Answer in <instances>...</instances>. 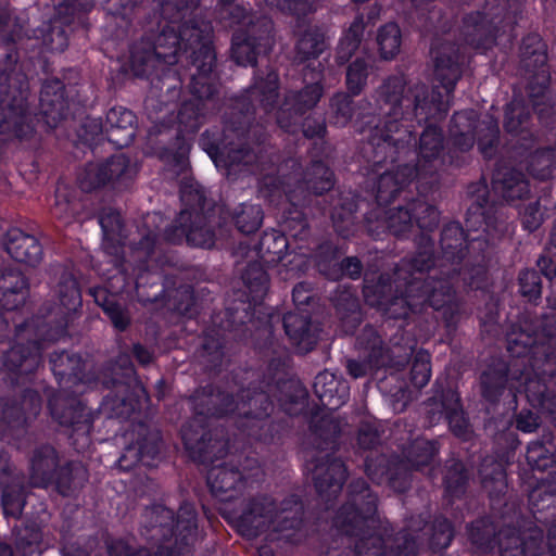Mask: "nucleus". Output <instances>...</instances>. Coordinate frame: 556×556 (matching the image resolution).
Returning <instances> with one entry per match:
<instances>
[{
    "label": "nucleus",
    "instance_id": "obj_18",
    "mask_svg": "<svg viewBox=\"0 0 556 556\" xmlns=\"http://www.w3.org/2000/svg\"><path fill=\"white\" fill-rule=\"evenodd\" d=\"M48 407L53 421L68 431L72 444L77 451L89 446L93 426L92 413L75 394L65 389L59 390L49 399Z\"/></svg>",
    "mask_w": 556,
    "mask_h": 556
},
{
    "label": "nucleus",
    "instance_id": "obj_23",
    "mask_svg": "<svg viewBox=\"0 0 556 556\" xmlns=\"http://www.w3.org/2000/svg\"><path fill=\"white\" fill-rule=\"evenodd\" d=\"M312 78L314 83L305 85L301 90L288 92L276 111V125L288 134L298 132L301 117L313 110L324 94L323 73L316 71Z\"/></svg>",
    "mask_w": 556,
    "mask_h": 556
},
{
    "label": "nucleus",
    "instance_id": "obj_13",
    "mask_svg": "<svg viewBox=\"0 0 556 556\" xmlns=\"http://www.w3.org/2000/svg\"><path fill=\"white\" fill-rule=\"evenodd\" d=\"M547 45L538 33L522 37L519 47L520 70L527 76V93L540 121L549 126L556 121V100L551 92Z\"/></svg>",
    "mask_w": 556,
    "mask_h": 556
},
{
    "label": "nucleus",
    "instance_id": "obj_20",
    "mask_svg": "<svg viewBox=\"0 0 556 556\" xmlns=\"http://www.w3.org/2000/svg\"><path fill=\"white\" fill-rule=\"evenodd\" d=\"M274 42V23L263 16L255 25L233 31L230 56L240 66H255L260 55L270 53Z\"/></svg>",
    "mask_w": 556,
    "mask_h": 556
},
{
    "label": "nucleus",
    "instance_id": "obj_61",
    "mask_svg": "<svg viewBox=\"0 0 556 556\" xmlns=\"http://www.w3.org/2000/svg\"><path fill=\"white\" fill-rule=\"evenodd\" d=\"M327 48L325 28L319 25L308 26L296 41V59L300 62L317 59Z\"/></svg>",
    "mask_w": 556,
    "mask_h": 556
},
{
    "label": "nucleus",
    "instance_id": "obj_37",
    "mask_svg": "<svg viewBox=\"0 0 556 556\" xmlns=\"http://www.w3.org/2000/svg\"><path fill=\"white\" fill-rule=\"evenodd\" d=\"M3 250L17 263L36 267L43 258V248L34 235L18 227H11L2 237Z\"/></svg>",
    "mask_w": 556,
    "mask_h": 556
},
{
    "label": "nucleus",
    "instance_id": "obj_41",
    "mask_svg": "<svg viewBox=\"0 0 556 556\" xmlns=\"http://www.w3.org/2000/svg\"><path fill=\"white\" fill-rule=\"evenodd\" d=\"M59 455L50 444L37 445L29 454L28 479L34 488H48L58 472Z\"/></svg>",
    "mask_w": 556,
    "mask_h": 556
},
{
    "label": "nucleus",
    "instance_id": "obj_51",
    "mask_svg": "<svg viewBox=\"0 0 556 556\" xmlns=\"http://www.w3.org/2000/svg\"><path fill=\"white\" fill-rule=\"evenodd\" d=\"M313 389L321 405L329 410L338 409L345 402L349 394L346 383L328 370H324L316 376Z\"/></svg>",
    "mask_w": 556,
    "mask_h": 556
},
{
    "label": "nucleus",
    "instance_id": "obj_11",
    "mask_svg": "<svg viewBox=\"0 0 556 556\" xmlns=\"http://www.w3.org/2000/svg\"><path fill=\"white\" fill-rule=\"evenodd\" d=\"M500 317V302L491 296L479 312L481 333L493 338L504 334L506 348H556V314L540 318L520 314L506 325H501Z\"/></svg>",
    "mask_w": 556,
    "mask_h": 556
},
{
    "label": "nucleus",
    "instance_id": "obj_59",
    "mask_svg": "<svg viewBox=\"0 0 556 556\" xmlns=\"http://www.w3.org/2000/svg\"><path fill=\"white\" fill-rule=\"evenodd\" d=\"M14 547L21 556L41 555L43 535L41 528L35 521H26L13 530Z\"/></svg>",
    "mask_w": 556,
    "mask_h": 556
},
{
    "label": "nucleus",
    "instance_id": "obj_16",
    "mask_svg": "<svg viewBox=\"0 0 556 556\" xmlns=\"http://www.w3.org/2000/svg\"><path fill=\"white\" fill-rule=\"evenodd\" d=\"M484 0L483 5L466 13L462 18L459 37L467 46L481 52L492 49L496 45L502 24L517 23L518 15L510 7L508 0Z\"/></svg>",
    "mask_w": 556,
    "mask_h": 556
},
{
    "label": "nucleus",
    "instance_id": "obj_33",
    "mask_svg": "<svg viewBox=\"0 0 556 556\" xmlns=\"http://www.w3.org/2000/svg\"><path fill=\"white\" fill-rule=\"evenodd\" d=\"M70 91L58 77L47 78L41 86L39 96V113L37 121L54 129L71 114Z\"/></svg>",
    "mask_w": 556,
    "mask_h": 556
},
{
    "label": "nucleus",
    "instance_id": "obj_4",
    "mask_svg": "<svg viewBox=\"0 0 556 556\" xmlns=\"http://www.w3.org/2000/svg\"><path fill=\"white\" fill-rule=\"evenodd\" d=\"M279 98V76L276 71H257L253 84L239 97L232 99L223 116V127L206 129L199 146L217 167L235 170L236 167L262 166L271 162L275 148L270 143L274 125L267 122L253 123L256 109L266 114L276 109Z\"/></svg>",
    "mask_w": 556,
    "mask_h": 556
},
{
    "label": "nucleus",
    "instance_id": "obj_15",
    "mask_svg": "<svg viewBox=\"0 0 556 556\" xmlns=\"http://www.w3.org/2000/svg\"><path fill=\"white\" fill-rule=\"evenodd\" d=\"M303 182L305 189L315 197H323V214H329L336 232L346 239L354 231L357 204L353 200L334 198V173L323 161H312L307 166Z\"/></svg>",
    "mask_w": 556,
    "mask_h": 556
},
{
    "label": "nucleus",
    "instance_id": "obj_26",
    "mask_svg": "<svg viewBox=\"0 0 556 556\" xmlns=\"http://www.w3.org/2000/svg\"><path fill=\"white\" fill-rule=\"evenodd\" d=\"M162 445L161 431L156 427L143 421L135 422L131 442L125 447L117 465L123 470H130L139 463L152 467L160 457Z\"/></svg>",
    "mask_w": 556,
    "mask_h": 556
},
{
    "label": "nucleus",
    "instance_id": "obj_55",
    "mask_svg": "<svg viewBox=\"0 0 556 556\" xmlns=\"http://www.w3.org/2000/svg\"><path fill=\"white\" fill-rule=\"evenodd\" d=\"M50 363L54 375L66 379L72 386L85 381L83 375L85 361L75 350L54 351L50 355Z\"/></svg>",
    "mask_w": 556,
    "mask_h": 556
},
{
    "label": "nucleus",
    "instance_id": "obj_50",
    "mask_svg": "<svg viewBox=\"0 0 556 556\" xmlns=\"http://www.w3.org/2000/svg\"><path fill=\"white\" fill-rule=\"evenodd\" d=\"M303 516L304 505L299 495H288L279 503L275 500V513L270 529L275 533L296 530L303 522Z\"/></svg>",
    "mask_w": 556,
    "mask_h": 556
},
{
    "label": "nucleus",
    "instance_id": "obj_49",
    "mask_svg": "<svg viewBox=\"0 0 556 556\" xmlns=\"http://www.w3.org/2000/svg\"><path fill=\"white\" fill-rule=\"evenodd\" d=\"M439 444L435 440L418 437L404 443L401 447V458L415 471L432 469L439 454Z\"/></svg>",
    "mask_w": 556,
    "mask_h": 556
},
{
    "label": "nucleus",
    "instance_id": "obj_1",
    "mask_svg": "<svg viewBox=\"0 0 556 556\" xmlns=\"http://www.w3.org/2000/svg\"><path fill=\"white\" fill-rule=\"evenodd\" d=\"M463 56L457 48L441 49L434 58V78L431 88L418 83L406 91L402 76H390L377 90L376 124L367 137L368 160L375 165L386 161H403L414 156L410 169L418 176L419 194L433 191L439 184V170L446 165L445 137L442 127L427 124L416 140L414 125L445 118L458 80L463 75Z\"/></svg>",
    "mask_w": 556,
    "mask_h": 556
},
{
    "label": "nucleus",
    "instance_id": "obj_43",
    "mask_svg": "<svg viewBox=\"0 0 556 556\" xmlns=\"http://www.w3.org/2000/svg\"><path fill=\"white\" fill-rule=\"evenodd\" d=\"M137 116L125 106H113L105 115V135L116 149L129 147L136 137Z\"/></svg>",
    "mask_w": 556,
    "mask_h": 556
},
{
    "label": "nucleus",
    "instance_id": "obj_56",
    "mask_svg": "<svg viewBox=\"0 0 556 556\" xmlns=\"http://www.w3.org/2000/svg\"><path fill=\"white\" fill-rule=\"evenodd\" d=\"M264 15H257L251 3L233 4L218 0V18L225 28H245L255 25Z\"/></svg>",
    "mask_w": 556,
    "mask_h": 556
},
{
    "label": "nucleus",
    "instance_id": "obj_12",
    "mask_svg": "<svg viewBox=\"0 0 556 556\" xmlns=\"http://www.w3.org/2000/svg\"><path fill=\"white\" fill-rule=\"evenodd\" d=\"M160 233L155 229H148L140 233V241L131 245V258L136 262L131 273L127 268L114 275L109 285L115 293H136L138 302L147 306L156 304L164 306L167 289L163 283V276L152 270L150 262L154 255Z\"/></svg>",
    "mask_w": 556,
    "mask_h": 556
},
{
    "label": "nucleus",
    "instance_id": "obj_34",
    "mask_svg": "<svg viewBox=\"0 0 556 556\" xmlns=\"http://www.w3.org/2000/svg\"><path fill=\"white\" fill-rule=\"evenodd\" d=\"M190 400L194 412L192 419H199L200 425H205L210 417L223 418L237 413L238 409V401L233 399L232 393L214 384L197 389Z\"/></svg>",
    "mask_w": 556,
    "mask_h": 556
},
{
    "label": "nucleus",
    "instance_id": "obj_27",
    "mask_svg": "<svg viewBox=\"0 0 556 556\" xmlns=\"http://www.w3.org/2000/svg\"><path fill=\"white\" fill-rule=\"evenodd\" d=\"M378 497L370 490L367 482L357 478L348 485V501L341 506L334 517V526L340 527V521L361 525L381 520L376 516Z\"/></svg>",
    "mask_w": 556,
    "mask_h": 556
},
{
    "label": "nucleus",
    "instance_id": "obj_40",
    "mask_svg": "<svg viewBox=\"0 0 556 556\" xmlns=\"http://www.w3.org/2000/svg\"><path fill=\"white\" fill-rule=\"evenodd\" d=\"M29 279L17 268L0 270V307L7 312L18 311L29 298Z\"/></svg>",
    "mask_w": 556,
    "mask_h": 556
},
{
    "label": "nucleus",
    "instance_id": "obj_9",
    "mask_svg": "<svg viewBox=\"0 0 556 556\" xmlns=\"http://www.w3.org/2000/svg\"><path fill=\"white\" fill-rule=\"evenodd\" d=\"M241 278L248 293H242L239 299L226 306L220 328L243 337L253 336L255 330L257 336L265 337V340L252 348H274L273 316H265L264 320L256 316L257 306L262 304L268 291V274L260 262L254 261L248 263Z\"/></svg>",
    "mask_w": 556,
    "mask_h": 556
},
{
    "label": "nucleus",
    "instance_id": "obj_19",
    "mask_svg": "<svg viewBox=\"0 0 556 556\" xmlns=\"http://www.w3.org/2000/svg\"><path fill=\"white\" fill-rule=\"evenodd\" d=\"M99 380L103 387L114 391V394L105 396V404L111 405V409L117 416H128L134 410L128 395L130 389L138 386L130 354L121 353L116 359L106 363L100 372Z\"/></svg>",
    "mask_w": 556,
    "mask_h": 556
},
{
    "label": "nucleus",
    "instance_id": "obj_64",
    "mask_svg": "<svg viewBox=\"0 0 556 556\" xmlns=\"http://www.w3.org/2000/svg\"><path fill=\"white\" fill-rule=\"evenodd\" d=\"M109 556H180L181 548L176 549L172 545H161L153 548L137 546L123 539L113 540L108 543Z\"/></svg>",
    "mask_w": 556,
    "mask_h": 556
},
{
    "label": "nucleus",
    "instance_id": "obj_39",
    "mask_svg": "<svg viewBox=\"0 0 556 556\" xmlns=\"http://www.w3.org/2000/svg\"><path fill=\"white\" fill-rule=\"evenodd\" d=\"M539 269L525 268L518 274V293L525 302L539 305L542 300V276L552 281L556 277V263L546 255H541L536 261Z\"/></svg>",
    "mask_w": 556,
    "mask_h": 556
},
{
    "label": "nucleus",
    "instance_id": "obj_21",
    "mask_svg": "<svg viewBox=\"0 0 556 556\" xmlns=\"http://www.w3.org/2000/svg\"><path fill=\"white\" fill-rule=\"evenodd\" d=\"M270 396L269 388L261 391L248 388L241 390L238 401L237 414L247 420L241 427L248 430L250 437L264 442L274 439V425L268 420L273 410Z\"/></svg>",
    "mask_w": 556,
    "mask_h": 556
},
{
    "label": "nucleus",
    "instance_id": "obj_52",
    "mask_svg": "<svg viewBox=\"0 0 556 556\" xmlns=\"http://www.w3.org/2000/svg\"><path fill=\"white\" fill-rule=\"evenodd\" d=\"M288 236L281 230H264L258 242L254 245L256 256L267 266L279 264L288 254Z\"/></svg>",
    "mask_w": 556,
    "mask_h": 556
},
{
    "label": "nucleus",
    "instance_id": "obj_45",
    "mask_svg": "<svg viewBox=\"0 0 556 556\" xmlns=\"http://www.w3.org/2000/svg\"><path fill=\"white\" fill-rule=\"evenodd\" d=\"M142 534L148 541L156 545H172L174 536L175 514L163 505L147 508L143 515Z\"/></svg>",
    "mask_w": 556,
    "mask_h": 556
},
{
    "label": "nucleus",
    "instance_id": "obj_57",
    "mask_svg": "<svg viewBox=\"0 0 556 556\" xmlns=\"http://www.w3.org/2000/svg\"><path fill=\"white\" fill-rule=\"evenodd\" d=\"M110 292L106 288L96 287L90 289V294L94 302L102 308L105 316L110 319L113 327L119 331H125L130 325V318L126 309L115 298L114 289Z\"/></svg>",
    "mask_w": 556,
    "mask_h": 556
},
{
    "label": "nucleus",
    "instance_id": "obj_25",
    "mask_svg": "<svg viewBox=\"0 0 556 556\" xmlns=\"http://www.w3.org/2000/svg\"><path fill=\"white\" fill-rule=\"evenodd\" d=\"M186 448L193 460L212 465L228 452V440L223 429L206 430L199 419H191L181 428Z\"/></svg>",
    "mask_w": 556,
    "mask_h": 556
},
{
    "label": "nucleus",
    "instance_id": "obj_58",
    "mask_svg": "<svg viewBox=\"0 0 556 556\" xmlns=\"http://www.w3.org/2000/svg\"><path fill=\"white\" fill-rule=\"evenodd\" d=\"M330 302L343 324L356 328L361 323L359 301L351 286H338L330 295Z\"/></svg>",
    "mask_w": 556,
    "mask_h": 556
},
{
    "label": "nucleus",
    "instance_id": "obj_10",
    "mask_svg": "<svg viewBox=\"0 0 556 556\" xmlns=\"http://www.w3.org/2000/svg\"><path fill=\"white\" fill-rule=\"evenodd\" d=\"M18 52L11 48L0 58V134L28 139L35 132L27 75L17 68Z\"/></svg>",
    "mask_w": 556,
    "mask_h": 556
},
{
    "label": "nucleus",
    "instance_id": "obj_17",
    "mask_svg": "<svg viewBox=\"0 0 556 556\" xmlns=\"http://www.w3.org/2000/svg\"><path fill=\"white\" fill-rule=\"evenodd\" d=\"M367 147V141L363 144L361 149V155L365 161V165L363 169L365 170L366 176H377L376 181L372 185V189L375 191V199L378 206H388L394 200L400 198L402 194L405 200V205L414 200L415 198H408V193L410 191L407 188L412 185V182L416 181L418 184V176L410 169V164L403 161H394L390 160L386 161L381 165L375 166L369 160L368 153L365 151ZM419 194L416 199L426 201L425 195Z\"/></svg>",
    "mask_w": 556,
    "mask_h": 556
},
{
    "label": "nucleus",
    "instance_id": "obj_47",
    "mask_svg": "<svg viewBox=\"0 0 556 556\" xmlns=\"http://www.w3.org/2000/svg\"><path fill=\"white\" fill-rule=\"evenodd\" d=\"M348 247L344 242H334L331 239L319 242L311 254L314 268L326 279L338 281L341 273L338 267L340 258L346 253Z\"/></svg>",
    "mask_w": 556,
    "mask_h": 556
},
{
    "label": "nucleus",
    "instance_id": "obj_8",
    "mask_svg": "<svg viewBox=\"0 0 556 556\" xmlns=\"http://www.w3.org/2000/svg\"><path fill=\"white\" fill-rule=\"evenodd\" d=\"M340 521L337 527L346 538V548L353 556H417L418 544L427 520L421 516L412 517L405 528L394 533L387 520L361 525Z\"/></svg>",
    "mask_w": 556,
    "mask_h": 556
},
{
    "label": "nucleus",
    "instance_id": "obj_14",
    "mask_svg": "<svg viewBox=\"0 0 556 556\" xmlns=\"http://www.w3.org/2000/svg\"><path fill=\"white\" fill-rule=\"evenodd\" d=\"M440 212L427 201L414 199L406 205L388 211L381 206L364 216V228L374 240H382L388 233L405 238L416 226L419 230L433 231L439 226Z\"/></svg>",
    "mask_w": 556,
    "mask_h": 556
},
{
    "label": "nucleus",
    "instance_id": "obj_35",
    "mask_svg": "<svg viewBox=\"0 0 556 556\" xmlns=\"http://www.w3.org/2000/svg\"><path fill=\"white\" fill-rule=\"evenodd\" d=\"M53 5V14L47 22H42L40 26L33 30L34 38L40 41L41 50L51 53H61L68 46L67 27L77 18V14L68 12L59 14V3L51 0Z\"/></svg>",
    "mask_w": 556,
    "mask_h": 556
},
{
    "label": "nucleus",
    "instance_id": "obj_62",
    "mask_svg": "<svg viewBox=\"0 0 556 556\" xmlns=\"http://www.w3.org/2000/svg\"><path fill=\"white\" fill-rule=\"evenodd\" d=\"M27 36V22L0 2V46L10 47Z\"/></svg>",
    "mask_w": 556,
    "mask_h": 556
},
{
    "label": "nucleus",
    "instance_id": "obj_44",
    "mask_svg": "<svg viewBox=\"0 0 556 556\" xmlns=\"http://www.w3.org/2000/svg\"><path fill=\"white\" fill-rule=\"evenodd\" d=\"M282 327L295 348H301L302 343H305L306 348H315L321 331L320 324L313 320L312 313L296 309L282 316Z\"/></svg>",
    "mask_w": 556,
    "mask_h": 556
},
{
    "label": "nucleus",
    "instance_id": "obj_24",
    "mask_svg": "<svg viewBox=\"0 0 556 556\" xmlns=\"http://www.w3.org/2000/svg\"><path fill=\"white\" fill-rule=\"evenodd\" d=\"M525 374V361L521 356L511 357L510 354L491 357L485 369L480 375V393L482 399L495 405L500 402L510 380H520Z\"/></svg>",
    "mask_w": 556,
    "mask_h": 556
},
{
    "label": "nucleus",
    "instance_id": "obj_29",
    "mask_svg": "<svg viewBox=\"0 0 556 556\" xmlns=\"http://www.w3.org/2000/svg\"><path fill=\"white\" fill-rule=\"evenodd\" d=\"M279 361L268 365V378L265 388H269L271 396L276 397L281 408L291 416H296L307 406L308 391L295 378H288L283 370H278Z\"/></svg>",
    "mask_w": 556,
    "mask_h": 556
},
{
    "label": "nucleus",
    "instance_id": "obj_2",
    "mask_svg": "<svg viewBox=\"0 0 556 556\" xmlns=\"http://www.w3.org/2000/svg\"><path fill=\"white\" fill-rule=\"evenodd\" d=\"M141 28V37L118 59L119 67L111 71V85L146 79L167 100L178 99L190 67L188 56L202 45H213L211 21L200 0H163L161 11L148 14Z\"/></svg>",
    "mask_w": 556,
    "mask_h": 556
},
{
    "label": "nucleus",
    "instance_id": "obj_63",
    "mask_svg": "<svg viewBox=\"0 0 556 556\" xmlns=\"http://www.w3.org/2000/svg\"><path fill=\"white\" fill-rule=\"evenodd\" d=\"M526 169L538 180L552 179L556 172V149L551 146L535 149L527 157Z\"/></svg>",
    "mask_w": 556,
    "mask_h": 556
},
{
    "label": "nucleus",
    "instance_id": "obj_42",
    "mask_svg": "<svg viewBox=\"0 0 556 556\" xmlns=\"http://www.w3.org/2000/svg\"><path fill=\"white\" fill-rule=\"evenodd\" d=\"M180 200L185 206L181 212H188L192 216L203 215L208 228L216 229V225L222 226L215 202L207 198L206 190L198 181H186L181 185Z\"/></svg>",
    "mask_w": 556,
    "mask_h": 556
},
{
    "label": "nucleus",
    "instance_id": "obj_7",
    "mask_svg": "<svg viewBox=\"0 0 556 556\" xmlns=\"http://www.w3.org/2000/svg\"><path fill=\"white\" fill-rule=\"evenodd\" d=\"M55 298L56 302L41 307V318L15 326L9 348H43L45 343L66 342L68 325L83 305L79 282L72 273L61 274Z\"/></svg>",
    "mask_w": 556,
    "mask_h": 556
},
{
    "label": "nucleus",
    "instance_id": "obj_22",
    "mask_svg": "<svg viewBox=\"0 0 556 556\" xmlns=\"http://www.w3.org/2000/svg\"><path fill=\"white\" fill-rule=\"evenodd\" d=\"M129 168L130 160L125 154L112 155L103 162H87L78 174L77 182L84 192L127 187Z\"/></svg>",
    "mask_w": 556,
    "mask_h": 556
},
{
    "label": "nucleus",
    "instance_id": "obj_54",
    "mask_svg": "<svg viewBox=\"0 0 556 556\" xmlns=\"http://www.w3.org/2000/svg\"><path fill=\"white\" fill-rule=\"evenodd\" d=\"M174 535L172 536V546L176 549L181 548V555L189 553V547L193 544L197 536V514L192 505L184 504L179 507L174 522Z\"/></svg>",
    "mask_w": 556,
    "mask_h": 556
},
{
    "label": "nucleus",
    "instance_id": "obj_32",
    "mask_svg": "<svg viewBox=\"0 0 556 556\" xmlns=\"http://www.w3.org/2000/svg\"><path fill=\"white\" fill-rule=\"evenodd\" d=\"M308 469L315 490L321 500L328 504L337 498L348 477L344 463L325 454L314 457L308 463Z\"/></svg>",
    "mask_w": 556,
    "mask_h": 556
},
{
    "label": "nucleus",
    "instance_id": "obj_5",
    "mask_svg": "<svg viewBox=\"0 0 556 556\" xmlns=\"http://www.w3.org/2000/svg\"><path fill=\"white\" fill-rule=\"evenodd\" d=\"M430 262L428 252L414 253L403 257L392 273L365 274V303L393 319H407L431 309L435 319L444 321L443 300L425 279V269L429 268Z\"/></svg>",
    "mask_w": 556,
    "mask_h": 556
},
{
    "label": "nucleus",
    "instance_id": "obj_36",
    "mask_svg": "<svg viewBox=\"0 0 556 556\" xmlns=\"http://www.w3.org/2000/svg\"><path fill=\"white\" fill-rule=\"evenodd\" d=\"M500 556H551L543 540V532L532 530L528 538L510 527L502 528L495 541Z\"/></svg>",
    "mask_w": 556,
    "mask_h": 556
},
{
    "label": "nucleus",
    "instance_id": "obj_3",
    "mask_svg": "<svg viewBox=\"0 0 556 556\" xmlns=\"http://www.w3.org/2000/svg\"><path fill=\"white\" fill-rule=\"evenodd\" d=\"M467 231L459 222H448L440 233L441 256L434 255V241L430 231L421 235L415 253L428 252L431 255L425 279L435 290L444 305V325L447 332L456 329L460 318V307L456 301V287L462 280L471 289H482L488 282L491 262V248L507 232L501 206L489 200V191L483 186L482 193L469 205L466 212Z\"/></svg>",
    "mask_w": 556,
    "mask_h": 556
},
{
    "label": "nucleus",
    "instance_id": "obj_60",
    "mask_svg": "<svg viewBox=\"0 0 556 556\" xmlns=\"http://www.w3.org/2000/svg\"><path fill=\"white\" fill-rule=\"evenodd\" d=\"M312 442L320 451L334 450L341 434L340 421L331 415L320 418L314 416L311 421Z\"/></svg>",
    "mask_w": 556,
    "mask_h": 556
},
{
    "label": "nucleus",
    "instance_id": "obj_30",
    "mask_svg": "<svg viewBox=\"0 0 556 556\" xmlns=\"http://www.w3.org/2000/svg\"><path fill=\"white\" fill-rule=\"evenodd\" d=\"M477 119L473 112H456L450 123L446 165L460 168L469 163V152L476 143Z\"/></svg>",
    "mask_w": 556,
    "mask_h": 556
},
{
    "label": "nucleus",
    "instance_id": "obj_6",
    "mask_svg": "<svg viewBox=\"0 0 556 556\" xmlns=\"http://www.w3.org/2000/svg\"><path fill=\"white\" fill-rule=\"evenodd\" d=\"M188 67L185 80L189 79L191 99L184 101L177 113V134L170 144L165 148L162 159L174 166L184 168L188 162L192 140L207 114V102L212 101L218 91L216 74V51L214 45H202L188 56Z\"/></svg>",
    "mask_w": 556,
    "mask_h": 556
},
{
    "label": "nucleus",
    "instance_id": "obj_46",
    "mask_svg": "<svg viewBox=\"0 0 556 556\" xmlns=\"http://www.w3.org/2000/svg\"><path fill=\"white\" fill-rule=\"evenodd\" d=\"M492 188L506 202L522 200L530 194L529 180L515 167L498 165L492 175Z\"/></svg>",
    "mask_w": 556,
    "mask_h": 556
},
{
    "label": "nucleus",
    "instance_id": "obj_38",
    "mask_svg": "<svg viewBox=\"0 0 556 556\" xmlns=\"http://www.w3.org/2000/svg\"><path fill=\"white\" fill-rule=\"evenodd\" d=\"M218 218H222V226L216 225V237L224 236L228 224L232 225L240 233L248 236L261 228L264 220V211L260 204L243 202L232 208H222Z\"/></svg>",
    "mask_w": 556,
    "mask_h": 556
},
{
    "label": "nucleus",
    "instance_id": "obj_28",
    "mask_svg": "<svg viewBox=\"0 0 556 556\" xmlns=\"http://www.w3.org/2000/svg\"><path fill=\"white\" fill-rule=\"evenodd\" d=\"M275 498L265 493L245 496L240 504V513L236 520L238 532L249 540L255 539L270 529Z\"/></svg>",
    "mask_w": 556,
    "mask_h": 556
},
{
    "label": "nucleus",
    "instance_id": "obj_48",
    "mask_svg": "<svg viewBox=\"0 0 556 556\" xmlns=\"http://www.w3.org/2000/svg\"><path fill=\"white\" fill-rule=\"evenodd\" d=\"M242 481L243 476L239 468L229 463L213 465L207 472L210 490L220 501L231 500L233 492Z\"/></svg>",
    "mask_w": 556,
    "mask_h": 556
},
{
    "label": "nucleus",
    "instance_id": "obj_31",
    "mask_svg": "<svg viewBox=\"0 0 556 556\" xmlns=\"http://www.w3.org/2000/svg\"><path fill=\"white\" fill-rule=\"evenodd\" d=\"M164 238L173 244L186 242L192 248L212 249L216 241V229L205 226L203 215L180 212L175 223L164 231Z\"/></svg>",
    "mask_w": 556,
    "mask_h": 556
},
{
    "label": "nucleus",
    "instance_id": "obj_53",
    "mask_svg": "<svg viewBox=\"0 0 556 556\" xmlns=\"http://www.w3.org/2000/svg\"><path fill=\"white\" fill-rule=\"evenodd\" d=\"M88 481V470L80 462H67L60 466L53 478L55 491L64 496H76Z\"/></svg>",
    "mask_w": 556,
    "mask_h": 556
}]
</instances>
